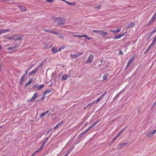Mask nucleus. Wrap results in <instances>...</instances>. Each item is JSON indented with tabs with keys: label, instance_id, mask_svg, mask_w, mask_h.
<instances>
[{
	"label": "nucleus",
	"instance_id": "nucleus-14",
	"mask_svg": "<svg viewBox=\"0 0 156 156\" xmlns=\"http://www.w3.org/2000/svg\"><path fill=\"white\" fill-rule=\"evenodd\" d=\"M52 53L55 54L58 52V49L57 48H55V47H53L51 49Z\"/></svg>",
	"mask_w": 156,
	"mask_h": 156
},
{
	"label": "nucleus",
	"instance_id": "nucleus-10",
	"mask_svg": "<svg viewBox=\"0 0 156 156\" xmlns=\"http://www.w3.org/2000/svg\"><path fill=\"white\" fill-rule=\"evenodd\" d=\"M135 26V23L134 22H132L129 23L127 27V29L130 28L132 27H134Z\"/></svg>",
	"mask_w": 156,
	"mask_h": 156
},
{
	"label": "nucleus",
	"instance_id": "nucleus-12",
	"mask_svg": "<svg viewBox=\"0 0 156 156\" xmlns=\"http://www.w3.org/2000/svg\"><path fill=\"white\" fill-rule=\"evenodd\" d=\"M121 28L119 27L118 29L116 30H112L111 31L113 32L114 34H116L119 32L121 31Z\"/></svg>",
	"mask_w": 156,
	"mask_h": 156
},
{
	"label": "nucleus",
	"instance_id": "nucleus-27",
	"mask_svg": "<svg viewBox=\"0 0 156 156\" xmlns=\"http://www.w3.org/2000/svg\"><path fill=\"white\" fill-rule=\"evenodd\" d=\"M154 17H153V18L150 20L147 23V25H149L153 22L154 21Z\"/></svg>",
	"mask_w": 156,
	"mask_h": 156
},
{
	"label": "nucleus",
	"instance_id": "nucleus-8",
	"mask_svg": "<svg viewBox=\"0 0 156 156\" xmlns=\"http://www.w3.org/2000/svg\"><path fill=\"white\" fill-rule=\"evenodd\" d=\"M10 31V30L9 29H2L0 30V35L1 34L5 33L8 32H9Z\"/></svg>",
	"mask_w": 156,
	"mask_h": 156
},
{
	"label": "nucleus",
	"instance_id": "nucleus-23",
	"mask_svg": "<svg viewBox=\"0 0 156 156\" xmlns=\"http://www.w3.org/2000/svg\"><path fill=\"white\" fill-rule=\"evenodd\" d=\"M44 146V145L42 144L41 145L40 147L38 149H37L38 151L39 152L40 151H41L43 149Z\"/></svg>",
	"mask_w": 156,
	"mask_h": 156
},
{
	"label": "nucleus",
	"instance_id": "nucleus-5",
	"mask_svg": "<svg viewBox=\"0 0 156 156\" xmlns=\"http://www.w3.org/2000/svg\"><path fill=\"white\" fill-rule=\"evenodd\" d=\"M83 53H79L77 54L73 55H72V57L74 58H77L78 57L80 56L83 54Z\"/></svg>",
	"mask_w": 156,
	"mask_h": 156
},
{
	"label": "nucleus",
	"instance_id": "nucleus-20",
	"mask_svg": "<svg viewBox=\"0 0 156 156\" xmlns=\"http://www.w3.org/2000/svg\"><path fill=\"white\" fill-rule=\"evenodd\" d=\"M70 76L69 75H64L62 76V80H66L68 77Z\"/></svg>",
	"mask_w": 156,
	"mask_h": 156
},
{
	"label": "nucleus",
	"instance_id": "nucleus-40",
	"mask_svg": "<svg viewBox=\"0 0 156 156\" xmlns=\"http://www.w3.org/2000/svg\"><path fill=\"white\" fill-rule=\"evenodd\" d=\"M8 50H14L12 47H10L7 48Z\"/></svg>",
	"mask_w": 156,
	"mask_h": 156
},
{
	"label": "nucleus",
	"instance_id": "nucleus-26",
	"mask_svg": "<svg viewBox=\"0 0 156 156\" xmlns=\"http://www.w3.org/2000/svg\"><path fill=\"white\" fill-rule=\"evenodd\" d=\"M19 46V45L18 44H16L13 46L12 47H13V48L14 50L17 48Z\"/></svg>",
	"mask_w": 156,
	"mask_h": 156
},
{
	"label": "nucleus",
	"instance_id": "nucleus-11",
	"mask_svg": "<svg viewBox=\"0 0 156 156\" xmlns=\"http://www.w3.org/2000/svg\"><path fill=\"white\" fill-rule=\"evenodd\" d=\"M53 90L52 89H49L46 90L44 93V96H45V95L49 93H50L53 91Z\"/></svg>",
	"mask_w": 156,
	"mask_h": 156
},
{
	"label": "nucleus",
	"instance_id": "nucleus-31",
	"mask_svg": "<svg viewBox=\"0 0 156 156\" xmlns=\"http://www.w3.org/2000/svg\"><path fill=\"white\" fill-rule=\"evenodd\" d=\"M65 2L67 4L70 5H74V3H71L70 2H68L66 1H65Z\"/></svg>",
	"mask_w": 156,
	"mask_h": 156
},
{
	"label": "nucleus",
	"instance_id": "nucleus-48",
	"mask_svg": "<svg viewBox=\"0 0 156 156\" xmlns=\"http://www.w3.org/2000/svg\"><path fill=\"white\" fill-rule=\"evenodd\" d=\"M34 65H33L32 66V67H31V66H30L27 69L29 70V71L31 69V68L34 66Z\"/></svg>",
	"mask_w": 156,
	"mask_h": 156
},
{
	"label": "nucleus",
	"instance_id": "nucleus-47",
	"mask_svg": "<svg viewBox=\"0 0 156 156\" xmlns=\"http://www.w3.org/2000/svg\"><path fill=\"white\" fill-rule=\"evenodd\" d=\"M100 121V120H97V121H95L94 122L95 123V124H96V125Z\"/></svg>",
	"mask_w": 156,
	"mask_h": 156
},
{
	"label": "nucleus",
	"instance_id": "nucleus-32",
	"mask_svg": "<svg viewBox=\"0 0 156 156\" xmlns=\"http://www.w3.org/2000/svg\"><path fill=\"white\" fill-rule=\"evenodd\" d=\"M119 136L117 134L116 136L114 137L112 140V143L114 142L118 138Z\"/></svg>",
	"mask_w": 156,
	"mask_h": 156
},
{
	"label": "nucleus",
	"instance_id": "nucleus-62",
	"mask_svg": "<svg viewBox=\"0 0 156 156\" xmlns=\"http://www.w3.org/2000/svg\"><path fill=\"white\" fill-rule=\"evenodd\" d=\"M82 133L84 135L86 133V132L84 131Z\"/></svg>",
	"mask_w": 156,
	"mask_h": 156
},
{
	"label": "nucleus",
	"instance_id": "nucleus-41",
	"mask_svg": "<svg viewBox=\"0 0 156 156\" xmlns=\"http://www.w3.org/2000/svg\"><path fill=\"white\" fill-rule=\"evenodd\" d=\"M156 132V129L153 131H151V134L152 135V136H153L154 134L155 133V132Z\"/></svg>",
	"mask_w": 156,
	"mask_h": 156
},
{
	"label": "nucleus",
	"instance_id": "nucleus-25",
	"mask_svg": "<svg viewBox=\"0 0 156 156\" xmlns=\"http://www.w3.org/2000/svg\"><path fill=\"white\" fill-rule=\"evenodd\" d=\"M48 139H49V137H47L44 140V141L43 143L42 144H43V145H45V144H46V143L48 141Z\"/></svg>",
	"mask_w": 156,
	"mask_h": 156
},
{
	"label": "nucleus",
	"instance_id": "nucleus-64",
	"mask_svg": "<svg viewBox=\"0 0 156 156\" xmlns=\"http://www.w3.org/2000/svg\"><path fill=\"white\" fill-rule=\"evenodd\" d=\"M153 40L156 41V35L154 37Z\"/></svg>",
	"mask_w": 156,
	"mask_h": 156
},
{
	"label": "nucleus",
	"instance_id": "nucleus-3",
	"mask_svg": "<svg viewBox=\"0 0 156 156\" xmlns=\"http://www.w3.org/2000/svg\"><path fill=\"white\" fill-rule=\"evenodd\" d=\"M134 59V56H133L130 58L128 60V63L127 65V68H128L130 66L131 62L133 61Z\"/></svg>",
	"mask_w": 156,
	"mask_h": 156
},
{
	"label": "nucleus",
	"instance_id": "nucleus-50",
	"mask_svg": "<svg viewBox=\"0 0 156 156\" xmlns=\"http://www.w3.org/2000/svg\"><path fill=\"white\" fill-rule=\"evenodd\" d=\"M93 127H94V126H93V125H92V124L89 127V128L90 129L92 128Z\"/></svg>",
	"mask_w": 156,
	"mask_h": 156
},
{
	"label": "nucleus",
	"instance_id": "nucleus-59",
	"mask_svg": "<svg viewBox=\"0 0 156 156\" xmlns=\"http://www.w3.org/2000/svg\"><path fill=\"white\" fill-rule=\"evenodd\" d=\"M154 18H155L156 17V12H155V13L154 14V15L153 16V17Z\"/></svg>",
	"mask_w": 156,
	"mask_h": 156
},
{
	"label": "nucleus",
	"instance_id": "nucleus-45",
	"mask_svg": "<svg viewBox=\"0 0 156 156\" xmlns=\"http://www.w3.org/2000/svg\"><path fill=\"white\" fill-rule=\"evenodd\" d=\"M45 98V96H44L43 95V96L41 99H39V100H42Z\"/></svg>",
	"mask_w": 156,
	"mask_h": 156
},
{
	"label": "nucleus",
	"instance_id": "nucleus-49",
	"mask_svg": "<svg viewBox=\"0 0 156 156\" xmlns=\"http://www.w3.org/2000/svg\"><path fill=\"white\" fill-rule=\"evenodd\" d=\"M50 33H53V34H57V32H54V31H50Z\"/></svg>",
	"mask_w": 156,
	"mask_h": 156
},
{
	"label": "nucleus",
	"instance_id": "nucleus-43",
	"mask_svg": "<svg viewBox=\"0 0 156 156\" xmlns=\"http://www.w3.org/2000/svg\"><path fill=\"white\" fill-rule=\"evenodd\" d=\"M70 152L69 151L66 152V153L64 155V156H67L70 153Z\"/></svg>",
	"mask_w": 156,
	"mask_h": 156
},
{
	"label": "nucleus",
	"instance_id": "nucleus-42",
	"mask_svg": "<svg viewBox=\"0 0 156 156\" xmlns=\"http://www.w3.org/2000/svg\"><path fill=\"white\" fill-rule=\"evenodd\" d=\"M156 132V129L153 131H151V134L152 135V136H153L154 134L155 133V132Z\"/></svg>",
	"mask_w": 156,
	"mask_h": 156
},
{
	"label": "nucleus",
	"instance_id": "nucleus-15",
	"mask_svg": "<svg viewBox=\"0 0 156 156\" xmlns=\"http://www.w3.org/2000/svg\"><path fill=\"white\" fill-rule=\"evenodd\" d=\"M25 78V77L23 76L21 77L19 81V83L20 85H22L24 81Z\"/></svg>",
	"mask_w": 156,
	"mask_h": 156
},
{
	"label": "nucleus",
	"instance_id": "nucleus-52",
	"mask_svg": "<svg viewBox=\"0 0 156 156\" xmlns=\"http://www.w3.org/2000/svg\"><path fill=\"white\" fill-rule=\"evenodd\" d=\"M47 1V2H53V1L52 0H45Z\"/></svg>",
	"mask_w": 156,
	"mask_h": 156
},
{
	"label": "nucleus",
	"instance_id": "nucleus-6",
	"mask_svg": "<svg viewBox=\"0 0 156 156\" xmlns=\"http://www.w3.org/2000/svg\"><path fill=\"white\" fill-rule=\"evenodd\" d=\"M156 32L155 30H152L151 32L149 34V36H148V37L147 38V41L151 37L152 35Z\"/></svg>",
	"mask_w": 156,
	"mask_h": 156
},
{
	"label": "nucleus",
	"instance_id": "nucleus-19",
	"mask_svg": "<svg viewBox=\"0 0 156 156\" xmlns=\"http://www.w3.org/2000/svg\"><path fill=\"white\" fill-rule=\"evenodd\" d=\"M32 81V79H30L25 84V86L27 87L28 86L30 85Z\"/></svg>",
	"mask_w": 156,
	"mask_h": 156
},
{
	"label": "nucleus",
	"instance_id": "nucleus-4",
	"mask_svg": "<svg viewBox=\"0 0 156 156\" xmlns=\"http://www.w3.org/2000/svg\"><path fill=\"white\" fill-rule=\"evenodd\" d=\"M38 96V94L37 93H35L34 95L30 99V101L31 102L36 99Z\"/></svg>",
	"mask_w": 156,
	"mask_h": 156
},
{
	"label": "nucleus",
	"instance_id": "nucleus-29",
	"mask_svg": "<svg viewBox=\"0 0 156 156\" xmlns=\"http://www.w3.org/2000/svg\"><path fill=\"white\" fill-rule=\"evenodd\" d=\"M121 37V36H120V34H118V35H115L114 37V38L119 39Z\"/></svg>",
	"mask_w": 156,
	"mask_h": 156
},
{
	"label": "nucleus",
	"instance_id": "nucleus-7",
	"mask_svg": "<svg viewBox=\"0 0 156 156\" xmlns=\"http://www.w3.org/2000/svg\"><path fill=\"white\" fill-rule=\"evenodd\" d=\"M23 36L22 35H19L17 36V38L15 37L13 39H14L15 41L18 40H20L22 39Z\"/></svg>",
	"mask_w": 156,
	"mask_h": 156
},
{
	"label": "nucleus",
	"instance_id": "nucleus-51",
	"mask_svg": "<svg viewBox=\"0 0 156 156\" xmlns=\"http://www.w3.org/2000/svg\"><path fill=\"white\" fill-rule=\"evenodd\" d=\"M126 35V33H124L122 34H120V36H121V37L124 36Z\"/></svg>",
	"mask_w": 156,
	"mask_h": 156
},
{
	"label": "nucleus",
	"instance_id": "nucleus-35",
	"mask_svg": "<svg viewBox=\"0 0 156 156\" xmlns=\"http://www.w3.org/2000/svg\"><path fill=\"white\" fill-rule=\"evenodd\" d=\"M66 46L65 45H62L60 46V48L62 49L66 48Z\"/></svg>",
	"mask_w": 156,
	"mask_h": 156
},
{
	"label": "nucleus",
	"instance_id": "nucleus-54",
	"mask_svg": "<svg viewBox=\"0 0 156 156\" xmlns=\"http://www.w3.org/2000/svg\"><path fill=\"white\" fill-rule=\"evenodd\" d=\"M125 144V143H121V144H119V145L121 146H123V145H124Z\"/></svg>",
	"mask_w": 156,
	"mask_h": 156
},
{
	"label": "nucleus",
	"instance_id": "nucleus-36",
	"mask_svg": "<svg viewBox=\"0 0 156 156\" xmlns=\"http://www.w3.org/2000/svg\"><path fill=\"white\" fill-rule=\"evenodd\" d=\"M38 152H39V151H37V150L36 151H34L33 153V154H32V155H31V156H34V155H35L37 153H38Z\"/></svg>",
	"mask_w": 156,
	"mask_h": 156
},
{
	"label": "nucleus",
	"instance_id": "nucleus-53",
	"mask_svg": "<svg viewBox=\"0 0 156 156\" xmlns=\"http://www.w3.org/2000/svg\"><path fill=\"white\" fill-rule=\"evenodd\" d=\"M150 50V48H149L148 47L147 48L146 50L147 52H149Z\"/></svg>",
	"mask_w": 156,
	"mask_h": 156
},
{
	"label": "nucleus",
	"instance_id": "nucleus-57",
	"mask_svg": "<svg viewBox=\"0 0 156 156\" xmlns=\"http://www.w3.org/2000/svg\"><path fill=\"white\" fill-rule=\"evenodd\" d=\"M155 41L153 40L152 43V44H154L155 45Z\"/></svg>",
	"mask_w": 156,
	"mask_h": 156
},
{
	"label": "nucleus",
	"instance_id": "nucleus-18",
	"mask_svg": "<svg viewBox=\"0 0 156 156\" xmlns=\"http://www.w3.org/2000/svg\"><path fill=\"white\" fill-rule=\"evenodd\" d=\"M19 8L20 10L23 12L27 11V9L25 8V7L23 5H20Z\"/></svg>",
	"mask_w": 156,
	"mask_h": 156
},
{
	"label": "nucleus",
	"instance_id": "nucleus-37",
	"mask_svg": "<svg viewBox=\"0 0 156 156\" xmlns=\"http://www.w3.org/2000/svg\"><path fill=\"white\" fill-rule=\"evenodd\" d=\"M107 92H105L103 94H102L100 96L102 99L104 96L107 94Z\"/></svg>",
	"mask_w": 156,
	"mask_h": 156
},
{
	"label": "nucleus",
	"instance_id": "nucleus-34",
	"mask_svg": "<svg viewBox=\"0 0 156 156\" xmlns=\"http://www.w3.org/2000/svg\"><path fill=\"white\" fill-rule=\"evenodd\" d=\"M151 133V131H149L147 133V136L149 137H150V136H152Z\"/></svg>",
	"mask_w": 156,
	"mask_h": 156
},
{
	"label": "nucleus",
	"instance_id": "nucleus-24",
	"mask_svg": "<svg viewBox=\"0 0 156 156\" xmlns=\"http://www.w3.org/2000/svg\"><path fill=\"white\" fill-rule=\"evenodd\" d=\"M43 64V62H42L40 65H39L36 68L38 70Z\"/></svg>",
	"mask_w": 156,
	"mask_h": 156
},
{
	"label": "nucleus",
	"instance_id": "nucleus-61",
	"mask_svg": "<svg viewBox=\"0 0 156 156\" xmlns=\"http://www.w3.org/2000/svg\"><path fill=\"white\" fill-rule=\"evenodd\" d=\"M73 150V149L72 148H70V149L69 150V151H70V152H71Z\"/></svg>",
	"mask_w": 156,
	"mask_h": 156
},
{
	"label": "nucleus",
	"instance_id": "nucleus-33",
	"mask_svg": "<svg viewBox=\"0 0 156 156\" xmlns=\"http://www.w3.org/2000/svg\"><path fill=\"white\" fill-rule=\"evenodd\" d=\"M83 134L82 133H81L77 137V138L78 139H79L80 138H81V137H82L83 136Z\"/></svg>",
	"mask_w": 156,
	"mask_h": 156
},
{
	"label": "nucleus",
	"instance_id": "nucleus-46",
	"mask_svg": "<svg viewBox=\"0 0 156 156\" xmlns=\"http://www.w3.org/2000/svg\"><path fill=\"white\" fill-rule=\"evenodd\" d=\"M100 121V120H97V121H95L94 122L95 123V124H96V125Z\"/></svg>",
	"mask_w": 156,
	"mask_h": 156
},
{
	"label": "nucleus",
	"instance_id": "nucleus-2",
	"mask_svg": "<svg viewBox=\"0 0 156 156\" xmlns=\"http://www.w3.org/2000/svg\"><path fill=\"white\" fill-rule=\"evenodd\" d=\"M94 56L92 55H90L86 63H91L92 62L93 60Z\"/></svg>",
	"mask_w": 156,
	"mask_h": 156
},
{
	"label": "nucleus",
	"instance_id": "nucleus-30",
	"mask_svg": "<svg viewBox=\"0 0 156 156\" xmlns=\"http://www.w3.org/2000/svg\"><path fill=\"white\" fill-rule=\"evenodd\" d=\"M102 99L99 97L97 99V100L95 101V103H98L99 101L102 100Z\"/></svg>",
	"mask_w": 156,
	"mask_h": 156
},
{
	"label": "nucleus",
	"instance_id": "nucleus-44",
	"mask_svg": "<svg viewBox=\"0 0 156 156\" xmlns=\"http://www.w3.org/2000/svg\"><path fill=\"white\" fill-rule=\"evenodd\" d=\"M27 74V72H25V73L23 74V77H25Z\"/></svg>",
	"mask_w": 156,
	"mask_h": 156
},
{
	"label": "nucleus",
	"instance_id": "nucleus-17",
	"mask_svg": "<svg viewBox=\"0 0 156 156\" xmlns=\"http://www.w3.org/2000/svg\"><path fill=\"white\" fill-rule=\"evenodd\" d=\"M63 122L62 121L60 122L59 123H58L57 125L54 127L53 129H56V128H58V127L61 126L63 124Z\"/></svg>",
	"mask_w": 156,
	"mask_h": 156
},
{
	"label": "nucleus",
	"instance_id": "nucleus-13",
	"mask_svg": "<svg viewBox=\"0 0 156 156\" xmlns=\"http://www.w3.org/2000/svg\"><path fill=\"white\" fill-rule=\"evenodd\" d=\"M44 84H42V85H40L39 86L36 87V85H34V86L33 87L34 88H37L38 89L40 90L41 88L42 87H44Z\"/></svg>",
	"mask_w": 156,
	"mask_h": 156
},
{
	"label": "nucleus",
	"instance_id": "nucleus-21",
	"mask_svg": "<svg viewBox=\"0 0 156 156\" xmlns=\"http://www.w3.org/2000/svg\"><path fill=\"white\" fill-rule=\"evenodd\" d=\"M126 127H124L123 129H122L119 132V133H118V135L119 136L126 129Z\"/></svg>",
	"mask_w": 156,
	"mask_h": 156
},
{
	"label": "nucleus",
	"instance_id": "nucleus-1",
	"mask_svg": "<svg viewBox=\"0 0 156 156\" xmlns=\"http://www.w3.org/2000/svg\"><path fill=\"white\" fill-rule=\"evenodd\" d=\"M65 21V19L64 18H62L59 17L55 19L54 22H57L58 24H64Z\"/></svg>",
	"mask_w": 156,
	"mask_h": 156
},
{
	"label": "nucleus",
	"instance_id": "nucleus-63",
	"mask_svg": "<svg viewBox=\"0 0 156 156\" xmlns=\"http://www.w3.org/2000/svg\"><path fill=\"white\" fill-rule=\"evenodd\" d=\"M119 54L121 55H123V53L122 51H120L119 52Z\"/></svg>",
	"mask_w": 156,
	"mask_h": 156
},
{
	"label": "nucleus",
	"instance_id": "nucleus-28",
	"mask_svg": "<svg viewBox=\"0 0 156 156\" xmlns=\"http://www.w3.org/2000/svg\"><path fill=\"white\" fill-rule=\"evenodd\" d=\"M108 76V74H106L103 77V80H105Z\"/></svg>",
	"mask_w": 156,
	"mask_h": 156
},
{
	"label": "nucleus",
	"instance_id": "nucleus-39",
	"mask_svg": "<svg viewBox=\"0 0 156 156\" xmlns=\"http://www.w3.org/2000/svg\"><path fill=\"white\" fill-rule=\"evenodd\" d=\"M101 8V6L99 5L98 6H95L94 7V8L95 9H99Z\"/></svg>",
	"mask_w": 156,
	"mask_h": 156
},
{
	"label": "nucleus",
	"instance_id": "nucleus-55",
	"mask_svg": "<svg viewBox=\"0 0 156 156\" xmlns=\"http://www.w3.org/2000/svg\"><path fill=\"white\" fill-rule=\"evenodd\" d=\"M90 129L89 128V127L87 128V129H86L85 130V131L87 133V132Z\"/></svg>",
	"mask_w": 156,
	"mask_h": 156
},
{
	"label": "nucleus",
	"instance_id": "nucleus-9",
	"mask_svg": "<svg viewBox=\"0 0 156 156\" xmlns=\"http://www.w3.org/2000/svg\"><path fill=\"white\" fill-rule=\"evenodd\" d=\"M37 71L38 70H37V69L36 68H35L33 71L30 72L28 74V76H30L31 75L34 74V73H36Z\"/></svg>",
	"mask_w": 156,
	"mask_h": 156
},
{
	"label": "nucleus",
	"instance_id": "nucleus-22",
	"mask_svg": "<svg viewBox=\"0 0 156 156\" xmlns=\"http://www.w3.org/2000/svg\"><path fill=\"white\" fill-rule=\"evenodd\" d=\"M80 36L82 37H84L88 40H90L91 39V38H89V37H88L87 35L86 34H83V35H81Z\"/></svg>",
	"mask_w": 156,
	"mask_h": 156
},
{
	"label": "nucleus",
	"instance_id": "nucleus-38",
	"mask_svg": "<svg viewBox=\"0 0 156 156\" xmlns=\"http://www.w3.org/2000/svg\"><path fill=\"white\" fill-rule=\"evenodd\" d=\"M102 34V35L103 36H105L107 35V34H108V33L106 32H103Z\"/></svg>",
	"mask_w": 156,
	"mask_h": 156
},
{
	"label": "nucleus",
	"instance_id": "nucleus-56",
	"mask_svg": "<svg viewBox=\"0 0 156 156\" xmlns=\"http://www.w3.org/2000/svg\"><path fill=\"white\" fill-rule=\"evenodd\" d=\"M74 36H76V37H81L80 36L81 35H74Z\"/></svg>",
	"mask_w": 156,
	"mask_h": 156
},
{
	"label": "nucleus",
	"instance_id": "nucleus-16",
	"mask_svg": "<svg viewBox=\"0 0 156 156\" xmlns=\"http://www.w3.org/2000/svg\"><path fill=\"white\" fill-rule=\"evenodd\" d=\"M49 112V111L48 110L42 113H41V115L40 118H41L45 116Z\"/></svg>",
	"mask_w": 156,
	"mask_h": 156
},
{
	"label": "nucleus",
	"instance_id": "nucleus-60",
	"mask_svg": "<svg viewBox=\"0 0 156 156\" xmlns=\"http://www.w3.org/2000/svg\"><path fill=\"white\" fill-rule=\"evenodd\" d=\"M14 38H15V37H11L9 38V39H12V40H14V39H13Z\"/></svg>",
	"mask_w": 156,
	"mask_h": 156
},
{
	"label": "nucleus",
	"instance_id": "nucleus-58",
	"mask_svg": "<svg viewBox=\"0 0 156 156\" xmlns=\"http://www.w3.org/2000/svg\"><path fill=\"white\" fill-rule=\"evenodd\" d=\"M52 128H51L50 129H49V130L48 131V133L49 132H50L52 130Z\"/></svg>",
	"mask_w": 156,
	"mask_h": 156
}]
</instances>
